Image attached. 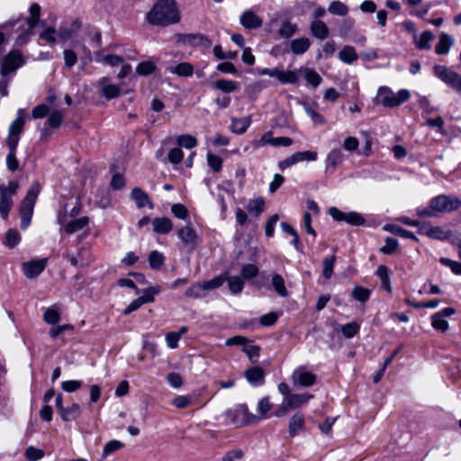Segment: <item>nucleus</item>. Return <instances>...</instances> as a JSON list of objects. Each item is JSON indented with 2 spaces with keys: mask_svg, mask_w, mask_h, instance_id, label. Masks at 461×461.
Instances as JSON below:
<instances>
[{
  "mask_svg": "<svg viewBox=\"0 0 461 461\" xmlns=\"http://www.w3.org/2000/svg\"><path fill=\"white\" fill-rule=\"evenodd\" d=\"M454 43V40L447 33H441L439 35L438 42L435 47V51L438 55H446L449 52L451 46Z\"/></svg>",
  "mask_w": 461,
  "mask_h": 461,
  "instance_id": "obj_26",
  "label": "nucleus"
},
{
  "mask_svg": "<svg viewBox=\"0 0 461 461\" xmlns=\"http://www.w3.org/2000/svg\"><path fill=\"white\" fill-rule=\"evenodd\" d=\"M271 282L274 289L281 297L288 296V292L285 285V280L279 274H275L272 276Z\"/></svg>",
  "mask_w": 461,
  "mask_h": 461,
  "instance_id": "obj_39",
  "label": "nucleus"
},
{
  "mask_svg": "<svg viewBox=\"0 0 461 461\" xmlns=\"http://www.w3.org/2000/svg\"><path fill=\"white\" fill-rule=\"evenodd\" d=\"M88 222L89 218L87 216H83L77 219H74L68 221V223L64 224L63 230L68 234H73L86 227L88 225Z\"/></svg>",
  "mask_w": 461,
  "mask_h": 461,
  "instance_id": "obj_20",
  "label": "nucleus"
},
{
  "mask_svg": "<svg viewBox=\"0 0 461 461\" xmlns=\"http://www.w3.org/2000/svg\"><path fill=\"white\" fill-rule=\"evenodd\" d=\"M344 221L353 226H360L365 223V219L360 213L357 212H346Z\"/></svg>",
  "mask_w": 461,
  "mask_h": 461,
  "instance_id": "obj_52",
  "label": "nucleus"
},
{
  "mask_svg": "<svg viewBox=\"0 0 461 461\" xmlns=\"http://www.w3.org/2000/svg\"><path fill=\"white\" fill-rule=\"evenodd\" d=\"M124 447V444L117 439L108 441L103 449L102 458H106L112 453L118 451Z\"/></svg>",
  "mask_w": 461,
  "mask_h": 461,
  "instance_id": "obj_41",
  "label": "nucleus"
},
{
  "mask_svg": "<svg viewBox=\"0 0 461 461\" xmlns=\"http://www.w3.org/2000/svg\"><path fill=\"white\" fill-rule=\"evenodd\" d=\"M343 160V154L339 149H331L327 157H326V165L327 169L331 167L332 169H335L337 167H339Z\"/></svg>",
  "mask_w": 461,
  "mask_h": 461,
  "instance_id": "obj_31",
  "label": "nucleus"
},
{
  "mask_svg": "<svg viewBox=\"0 0 461 461\" xmlns=\"http://www.w3.org/2000/svg\"><path fill=\"white\" fill-rule=\"evenodd\" d=\"M176 143L180 147L185 149H193L197 145V140L195 137L190 134H183L177 137Z\"/></svg>",
  "mask_w": 461,
  "mask_h": 461,
  "instance_id": "obj_44",
  "label": "nucleus"
},
{
  "mask_svg": "<svg viewBox=\"0 0 461 461\" xmlns=\"http://www.w3.org/2000/svg\"><path fill=\"white\" fill-rule=\"evenodd\" d=\"M25 124V118L23 110L19 109L17 112L16 119L11 123L8 130V136L6 138V144L9 149H16L20 140V134L23 131Z\"/></svg>",
  "mask_w": 461,
  "mask_h": 461,
  "instance_id": "obj_9",
  "label": "nucleus"
},
{
  "mask_svg": "<svg viewBox=\"0 0 461 461\" xmlns=\"http://www.w3.org/2000/svg\"><path fill=\"white\" fill-rule=\"evenodd\" d=\"M449 237V232L444 230L441 227L438 226H431L429 229V238L435 240H445Z\"/></svg>",
  "mask_w": 461,
  "mask_h": 461,
  "instance_id": "obj_62",
  "label": "nucleus"
},
{
  "mask_svg": "<svg viewBox=\"0 0 461 461\" xmlns=\"http://www.w3.org/2000/svg\"><path fill=\"white\" fill-rule=\"evenodd\" d=\"M434 72L444 83L461 94V75L442 65H436Z\"/></svg>",
  "mask_w": 461,
  "mask_h": 461,
  "instance_id": "obj_10",
  "label": "nucleus"
},
{
  "mask_svg": "<svg viewBox=\"0 0 461 461\" xmlns=\"http://www.w3.org/2000/svg\"><path fill=\"white\" fill-rule=\"evenodd\" d=\"M310 31L313 37L324 40L329 36L330 31L326 23L320 19H313L310 25Z\"/></svg>",
  "mask_w": 461,
  "mask_h": 461,
  "instance_id": "obj_19",
  "label": "nucleus"
},
{
  "mask_svg": "<svg viewBox=\"0 0 461 461\" xmlns=\"http://www.w3.org/2000/svg\"><path fill=\"white\" fill-rule=\"evenodd\" d=\"M147 20L152 25L167 26L177 23L180 14L175 0H158L147 14Z\"/></svg>",
  "mask_w": 461,
  "mask_h": 461,
  "instance_id": "obj_1",
  "label": "nucleus"
},
{
  "mask_svg": "<svg viewBox=\"0 0 461 461\" xmlns=\"http://www.w3.org/2000/svg\"><path fill=\"white\" fill-rule=\"evenodd\" d=\"M251 116L248 115L242 118H232L230 130L236 134H243L251 124Z\"/></svg>",
  "mask_w": 461,
  "mask_h": 461,
  "instance_id": "obj_23",
  "label": "nucleus"
},
{
  "mask_svg": "<svg viewBox=\"0 0 461 461\" xmlns=\"http://www.w3.org/2000/svg\"><path fill=\"white\" fill-rule=\"evenodd\" d=\"M63 121V113L60 110H54L50 113L47 123L53 129L59 128Z\"/></svg>",
  "mask_w": 461,
  "mask_h": 461,
  "instance_id": "obj_46",
  "label": "nucleus"
},
{
  "mask_svg": "<svg viewBox=\"0 0 461 461\" xmlns=\"http://www.w3.org/2000/svg\"><path fill=\"white\" fill-rule=\"evenodd\" d=\"M24 64L22 53L18 50L10 51L3 59L1 65L0 95L5 97L8 95L7 86L10 82L9 74L14 73Z\"/></svg>",
  "mask_w": 461,
  "mask_h": 461,
  "instance_id": "obj_2",
  "label": "nucleus"
},
{
  "mask_svg": "<svg viewBox=\"0 0 461 461\" xmlns=\"http://www.w3.org/2000/svg\"><path fill=\"white\" fill-rule=\"evenodd\" d=\"M311 46V41L308 38L301 37L294 39L290 43L291 51L295 55L303 54L308 50Z\"/></svg>",
  "mask_w": 461,
  "mask_h": 461,
  "instance_id": "obj_27",
  "label": "nucleus"
},
{
  "mask_svg": "<svg viewBox=\"0 0 461 461\" xmlns=\"http://www.w3.org/2000/svg\"><path fill=\"white\" fill-rule=\"evenodd\" d=\"M176 235L183 245L190 250H194L199 241L196 231L190 224L177 229Z\"/></svg>",
  "mask_w": 461,
  "mask_h": 461,
  "instance_id": "obj_13",
  "label": "nucleus"
},
{
  "mask_svg": "<svg viewBox=\"0 0 461 461\" xmlns=\"http://www.w3.org/2000/svg\"><path fill=\"white\" fill-rule=\"evenodd\" d=\"M131 197L134 200L138 208H143L147 205L149 206V208L153 207L148 194L139 187L132 189Z\"/></svg>",
  "mask_w": 461,
  "mask_h": 461,
  "instance_id": "obj_25",
  "label": "nucleus"
},
{
  "mask_svg": "<svg viewBox=\"0 0 461 461\" xmlns=\"http://www.w3.org/2000/svg\"><path fill=\"white\" fill-rule=\"evenodd\" d=\"M292 381L294 385L309 387L315 384L316 375L308 371L305 366H299L293 372Z\"/></svg>",
  "mask_w": 461,
  "mask_h": 461,
  "instance_id": "obj_14",
  "label": "nucleus"
},
{
  "mask_svg": "<svg viewBox=\"0 0 461 461\" xmlns=\"http://www.w3.org/2000/svg\"><path fill=\"white\" fill-rule=\"evenodd\" d=\"M265 209V201L262 197H258L249 201L247 210L254 217H259Z\"/></svg>",
  "mask_w": 461,
  "mask_h": 461,
  "instance_id": "obj_30",
  "label": "nucleus"
},
{
  "mask_svg": "<svg viewBox=\"0 0 461 461\" xmlns=\"http://www.w3.org/2000/svg\"><path fill=\"white\" fill-rule=\"evenodd\" d=\"M398 247V240L388 237L385 239V244L380 249V251L385 255L393 254Z\"/></svg>",
  "mask_w": 461,
  "mask_h": 461,
  "instance_id": "obj_59",
  "label": "nucleus"
},
{
  "mask_svg": "<svg viewBox=\"0 0 461 461\" xmlns=\"http://www.w3.org/2000/svg\"><path fill=\"white\" fill-rule=\"evenodd\" d=\"M225 416L236 427H242L244 425L258 422L259 418L251 413L246 404H239L225 412Z\"/></svg>",
  "mask_w": 461,
  "mask_h": 461,
  "instance_id": "obj_5",
  "label": "nucleus"
},
{
  "mask_svg": "<svg viewBox=\"0 0 461 461\" xmlns=\"http://www.w3.org/2000/svg\"><path fill=\"white\" fill-rule=\"evenodd\" d=\"M43 320L47 324L55 325L60 321V307L54 304L44 311Z\"/></svg>",
  "mask_w": 461,
  "mask_h": 461,
  "instance_id": "obj_29",
  "label": "nucleus"
},
{
  "mask_svg": "<svg viewBox=\"0 0 461 461\" xmlns=\"http://www.w3.org/2000/svg\"><path fill=\"white\" fill-rule=\"evenodd\" d=\"M225 281L228 283L230 291L233 294H240L244 287V282L240 276L225 277Z\"/></svg>",
  "mask_w": 461,
  "mask_h": 461,
  "instance_id": "obj_40",
  "label": "nucleus"
},
{
  "mask_svg": "<svg viewBox=\"0 0 461 461\" xmlns=\"http://www.w3.org/2000/svg\"><path fill=\"white\" fill-rule=\"evenodd\" d=\"M160 292V288L158 286H150L147 289L143 290L142 295L139 298L144 303H152L154 301L155 294Z\"/></svg>",
  "mask_w": 461,
  "mask_h": 461,
  "instance_id": "obj_53",
  "label": "nucleus"
},
{
  "mask_svg": "<svg viewBox=\"0 0 461 461\" xmlns=\"http://www.w3.org/2000/svg\"><path fill=\"white\" fill-rule=\"evenodd\" d=\"M258 274V268L254 264L244 265L240 271L241 278H244L247 280L257 276Z\"/></svg>",
  "mask_w": 461,
  "mask_h": 461,
  "instance_id": "obj_54",
  "label": "nucleus"
},
{
  "mask_svg": "<svg viewBox=\"0 0 461 461\" xmlns=\"http://www.w3.org/2000/svg\"><path fill=\"white\" fill-rule=\"evenodd\" d=\"M300 72L303 73L304 78L309 85L317 87L322 82L321 77L313 69L308 68H301Z\"/></svg>",
  "mask_w": 461,
  "mask_h": 461,
  "instance_id": "obj_35",
  "label": "nucleus"
},
{
  "mask_svg": "<svg viewBox=\"0 0 461 461\" xmlns=\"http://www.w3.org/2000/svg\"><path fill=\"white\" fill-rule=\"evenodd\" d=\"M171 74L178 77H191L194 74V66L189 62H181L174 67L168 68Z\"/></svg>",
  "mask_w": 461,
  "mask_h": 461,
  "instance_id": "obj_28",
  "label": "nucleus"
},
{
  "mask_svg": "<svg viewBox=\"0 0 461 461\" xmlns=\"http://www.w3.org/2000/svg\"><path fill=\"white\" fill-rule=\"evenodd\" d=\"M383 229L385 231L396 234V235H398L400 237H403V238H407V239H411V240H417L416 236L412 232H411V231H409V230H405V229H403L402 227H399L397 225H394V224H385L383 227Z\"/></svg>",
  "mask_w": 461,
  "mask_h": 461,
  "instance_id": "obj_37",
  "label": "nucleus"
},
{
  "mask_svg": "<svg viewBox=\"0 0 461 461\" xmlns=\"http://www.w3.org/2000/svg\"><path fill=\"white\" fill-rule=\"evenodd\" d=\"M153 230L158 234H167L173 229L172 221L167 217L155 218L152 221Z\"/></svg>",
  "mask_w": 461,
  "mask_h": 461,
  "instance_id": "obj_21",
  "label": "nucleus"
},
{
  "mask_svg": "<svg viewBox=\"0 0 461 461\" xmlns=\"http://www.w3.org/2000/svg\"><path fill=\"white\" fill-rule=\"evenodd\" d=\"M411 97V93L407 89H401L394 93L390 87L381 86L378 88L376 100L384 107L393 108L407 102Z\"/></svg>",
  "mask_w": 461,
  "mask_h": 461,
  "instance_id": "obj_4",
  "label": "nucleus"
},
{
  "mask_svg": "<svg viewBox=\"0 0 461 461\" xmlns=\"http://www.w3.org/2000/svg\"><path fill=\"white\" fill-rule=\"evenodd\" d=\"M171 212L175 217L185 220L188 217V211L186 207L182 203H175L171 207Z\"/></svg>",
  "mask_w": 461,
  "mask_h": 461,
  "instance_id": "obj_63",
  "label": "nucleus"
},
{
  "mask_svg": "<svg viewBox=\"0 0 461 461\" xmlns=\"http://www.w3.org/2000/svg\"><path fill=\"white\" fill-rule=\"evenodd\" d=\"M359 329V325L356 321H352L341 326L340 330L345 338L350 339L358 333Z\"/></svg>",
  "mask_w": 461,
  "mask_h": 461,
  "instance_id": "obj_47",
  "label": "nucleus"
},
{
  "mask_svg": "<svg viewBox=\"0 0 461 461\" xmlns=\"http://www.w3.org/2000/svg\"><path fill=\"white\" fill-rule=\"evenodd\" d=\"M414 41L416 46L420 50H429L430 49V41L434 39V34L429 32L426 31L423 33H421L420 36L417 34L413 35Z\"/></svg>",
  "mask_w": 461,
  "mask_h": 461,
  "instance_id": "obj_34",
  "label": "nucleus"
},
{
  "mask_svg": "<svg viewBox=\"0 0 461 461\" xmlns=\"http://www.w3.org/2000/svg\"><path fill=\"white\" fill-rule=\"evenodd\" d=\"M240 24L249 30H257L263 25V20L252 10H247L240 17Z\"/></svg>",
  "mask_w": 461,
  "mask_h": 461,
  "instance_id": "obj_16",
  "label": "nucleus"
},
{
  "mask_svg": "<svg viewBox=\"0 0 461 461\" xmlns=\"http://www.w3.org/2000/svg\"><path fill=\"white\" fill-rule=\"evenodd\" d=\"M59 413L64 421L75 420L81 415V406L78 403H72L64 407Z\"/></svg>",
  "mask_w": 461,
  "mask_h": 461,
  "instance_id": "obj_22",
  "label": "nucleus"
},
{
  "mask_svg": "<svg viewBox=\"0 0 461 461\" xmlns=\"http://www.w3.org/2000/svg\"><path fill=\"white\" fill-rule=\"evenodd\" d=\"M243 352L248 356L250 362L257 363L259 357L260 348L256 345H246L243 347Z\"/></svg>",
  "mask_w": 461,
  "mask_h": 461,
  "instance_id": "obj_49",
  "label": "nucleus"
},
{
  "mask_svg": "<svg viewBox=\"0 0 461 461\" xmlns=\"http://www.w3.org/2000/svg\"><path fill=\"white\" fill-rule=\"evenodd\" d=\"M296 162L300 161H315L317 159L318 154L316 151H300L294 154Z\"/></svg>",
  "mask_w": 461,
  "mask_h": 461,
  "instance_id": "obj_60",
  "label": "nucleus"
},
{
  "mask_svg": "<svg viewBox=\"0 0 461 461\" xmlns=\"http://www.w3.org/2000/svg\"><path fill=\"white\" fill-rule=\"evenodd\" d=\"M305 429L304 417L301 413L294 414L288 422V433L290 437H294Z\"/></svg>",
  "mask_w": 461,
  "mask_h": 461,
  "instance_id": "obj_18",
  "label": "nucleus"
},
{
  "mask_svg": "<svg viewBox=\"0 0 461 461\" xmlns=\"http://www.w3.org/2000/svg\"><path fill=\"white\" fill-rule=\"evenodd\" d=\"M339 59L346 64H352L358 59V55L352 46L347 45L339 52Z\"/></svg>",
  "mask_w": 461,
  "mask_h": 461,
  "instance_id": "obj_33",
  "label": "nucleus"
},
{
  "mask_svg": "<svg viewBox=\"0 0 461 461\" xmlns=\"http://www.w3.org/2000/svg\"><path fill=\"white\" fill-rule=\"evenodd\" d=\"M177 44L188 45L192 47L203 46L206 48L211 47L212 41L203 34H184L176 33L175 35Z\"/></svg>",
  "mask_w": 461,
  "mask_h": 461,
  "instance_id": "obj_12",
  "label": "nucleus"
},
{
  "mask_svg": "<svg viewBox=\"0 0 461 461\" xmlns=\"http://www.w3.org/2000/svg\"><path fill=\"white\" fill-rule=\"evenodd\" d=\"M212 85L216 89L225 94L234 92L239 88V84L230 79H218Z\"/></svg>",
  "mask_w": 461,
  "mask_h": 461,
  "instance_id": "obj_32",
  "label": "nucleus"
},
{
  "mask_svg": "<svg viewBox=\"0 0 461 461\" xmlns=\"http://www.w3.org/2000/svg\"><path fill=\"white\" fill-rule=\"evenodd\" d=\"M156 69V65L152 61L140 62L136 68V73L140 76H148Z\"/></svg>",
  "mask_w": 461,
  "mask_h": 461,
  "instance_id": "obj_48",
  "label": "nucleus"
},
{
  "mask_svg": "<svg viewBox=\"0 0 461 461\" xmlns=\"http://www.w3.org/2000/svg\"><path fill=\"white\" fill-rule=\"evenodd\" d=\"M29 12L30 16L25 19L26 31L19 34V39L23 43L27 42L33 33V29L40 20L41 6L34 3L30 6Z\"/></svg>",
  "mask_w": 461,
  "mask_h": 461,
  "instance_id": "obj_11",
  "label": "nucleus"
},
{
  "mask_svg": "<svg viewBox=\"0 0 461 461\" xmlns=\"http://www.w3.org/2000/svg\"><path fill=\"white\" fill-rule=\"evenodd\" d=\"M101 92L105 98L112 99L117 97L120 95L121 89L118 86L111 84L103 86Z\"/></svg>",
  "mask_w": 461,
  "mask_h": 461,
  "instance_id": "obj_50",
  "label": "nucleus"
},
{
  "mask_svg": "<svg viewBox=\"0 0 461 461\" xmlns=\"http://www.w3.org/2000/svg\"><path fill=\"white\" fill-rule=\"evenodd\" d=\"M305 113L311 117L315 124L322 125L325 123L324 118L315 109H313L308 103H302Z\"/></svg>",
  "mask_w": 461,
  "mask_h": 461,
  "instance_id": "obj_43",
  "label": "nucleus"
},
{
  "mask_svg": "<svg viewBox=\"0 0 461 461\" xmlns=\"http://www.w3.org/2000/svg\"><path fill=\"white\" fill-rule=\"evenodd\" d=\"M16 149H9V153L6 156V166L11 171H16L19 168V161L15 155Z\"/></svg>",
  "mask_w": 461,
  "mask_h": 461,
  "instance_id": "obj_61",
  "label": "nucleus"
},
{
  "mask_svg": "<svg viewBox=\"0 0 461 461\" xmlns=\"http://www.w3.org/2000/svg\"><path fill=\"white\" fill-rule=\"evenodd\" d=\"M44 456V452L41 449L29 447L25 451V456L29 461H37Z\"/></svg>",
  "mask_w": 461,
  "mask_h": 461,
  "instance_id": "obj_64",
  "label": "nucleus"
},
{
  "mask_svg": "<svg viewBox=\"0 0 461 461\" xmlns=\"http://www.w3.org/2000/svg\"><path fill=\"white\" fill-rule=\"evenodd\" d=\"M185 296L189 298H200L204 296V288L203 284H194L185 292Z\"/></svg>",
  "mask_w": 461,
  "mask_h": 461,
  "instance_id": "obj_57",
  "label": "nucleus"
},
{
  "mask_svg": "<svg viewBox=\"0 0 461 461\" xmlns=\"http://www.w3.org/2000/svg\"><path fill=\"white\" fill-rule=\"evenodd\" d=\"M312 395L310 393H291L288 397H285L283 401L290 410L297 409L305 404Z\"/></svg>",
  "mask_w": 461,
  "mask_h": 461,
  "instance_id": "obj_17",
  "label": "nucleus"
},
{
  "mask_svg": "<svg viewBox=\"0 0 461 461\" xmlns=\"http://www.w3.org/2000/svg\"><path fill=\"white\" fill-rule=\"evenodd\" d=\"M336 258L335 256H331L330 258H326L323 260V271L322 275L326 279H330L333 274V267L335 265Z\"/></svg>",
  "mask_w": 461,
  "mask_h": 461,
  "instance_id": "obj_58",
  "label": "nucleus"
},
{
  "mask_svg": "<svg viewBox=\"0 0 461 461\" xmlns=\"http://www.w3.org/2000/svg\"><path fill=\"white\" fill-rule=\"evenodd\" d=\"M21 240V235L17 230L10 229L6 231L4 239V244L9 248H14Z\"/></svg>",
  "mask_w": 461,
  "mask_h": 461,
  "instance_id": "obj_38",
  "label": "nucleus"
},
{
  "mask_svg": "<svg viewBox=\"0 0 461 461\" xmlns=\"http://www.w3.org/2000/svg\"><path fill=\"white\" fill-rule=\"evenodd\" d=\"M298 31V27L295 23L290 21H284L278 30V35L281 38L289 39L294 36Z\"/></svg>",
  "mask_w": 461,
  "mask_h": 461,
  "instance_id": "obj_36",
  "label": "nucleus"
},
{
  "mask_svg": "<svg viewBox=\"0 0 461 461\" xmlns=\"http://www.w3.org/2000/svg\"><path fill=\"white\" fill-rule=\"evenodd\" d=\"M272 404L270 403L268 397H263L259 400L258 403V411L260 416H258L260 419L266 418L267 412L271 410Z\"/></svg>",
  "mask_w": 461,
  "mask_h": 461,
  "instance_id": "obj_56",
  "label": "nucleus"
},
{
  "mask_svg": "<svg viewBox=\"0 0 461 461\" xmlns=\"http://www.w3.org/2000/svg\"><path fill=\"white\" fill-rule=\"evenodd\" d=\"M47 265V258L31 260L23 263V270L27 278L32 279L43 272Z\"/></svg>",
  "mask_w": 461,
  "mask_h": 461,
  "instance_id": "obj_15",
  "label": "nucleus"
},
{
  "mask_svg": "<svg viewBox=\"0 0 461 461\" xmlns=\"http://www.w3.org/2000/svg\"><path fill=\"white\" fill-rule=\"evenodd\" d=\"M259 76H268L276 78L280 84H292L295 85L299 81V76L296 71L284 70L279 67L274 68H261L258 69Z\"/></svg>",
  "mask_w": 461,
  "mask_h": 461,
  "instance_id": "obj_7",
  "label": "nucleus"
},
{
  "mask_svg": "<svg viewBox=\"0 0 461 461\" xmlns=\"http://www.w3.org/2000/svg\"><path fill=\"white\" fill-rule=\"evenodd\" d=\"M245 377L251 384H261L264 382L265 372L260 366H253L245 372Z\"/></svg>",
  "mask_w": 461,
  "mask_h": 461,
  "instance_id": "obj_24",
  "label": "nucleus"
},
{
  "mask_svg": "<svg viewBox=\"0 0 461 461\" xmlns=\"http://www.w3.org/2000/svg\"><path fill=\"white\" fill-rule=\"evenodd\" d=\"M41 189V185L38 182H33L20 205L21 227L23 229H26L31 222L34 204Z\"/></svg>",
  "mask_w": 461,
  "mask_h": 461,
  "instance_id": "obj_3",
  "label": "nucleus"
},
{
  "mask_svg": "<svg viewBox=\"0 0 461 461\" xmlns=\"http://www.w3.org/2000/svg\"><path fill=\"white\" fill-rule=\"evenodd\" d=\"M431 324L435 330H440L442 332L447 331L448 329V322L440 314L438 313L431 317Z\"/></svg>",
  "mask_w": 461,
  "mask_h": 461,
  "instance_id": "obj_51",
  "label": "nucleus"
},
{
  "mask_svg": "<svg viewBox=\"0 0 461 461\" xmlns=\"http://www.w3.org/2000/svg\"><path fill=\"white\" fill-rule=\"evenodd\" d=\"M148 260L150 267L158 269L163 266L165 258L162 253L153 250L149 253Z\"/></svg>",
  "mask_w": 461,
  "mask_h": 461,
  "instance_id": "obj_45",
  "label": "nucleus"
},
{
  "mask_svg": "<svg viewBox=\"0 0 461 461\" xmlns=\"http://www.w3.org/2000/svg\"><path fill=\"white\" fill-rule=\"evenodd\" d=\"M328 11L334 15L345 16L348 14V7L340 1H333L330 4Z\"/></svg>",
  "mask_w": 461,
  "mask_h": 461,
  "instance_id": "obj_42",
  "label": "nucleus"
},
{
  "mask_svg": "<svg viewBox=\"0 0 461 461\" xmlns=\"http://www.w3.org/2000/svg\"><path fill=\"white\" fill-rule=\"evenodd\" d=\"M461 206V200L456 196L440 194L430 201V208L435 212L456 211Z\"/></svg>",
  "mask_w": 461,
  "mask_h": 461,
  "instance_id": "obj_8",
  "label": "nucleus"
},
{
  "mask_svg": "<svg viewBox=\"0 0 461 461\" xmlns=\"http://www.w3.org/2000/svg\"><path fill=\"white\" fill-rule=\"evenodd\" d=\"M18 188L19 184L16 181H10L7 185H0V215L5 220L13 207L12 197L15 195Z\"/></svg>",
  "mask_w": 461,
  "mask_h": 461,
  "instance_id": "obj_6",
  "label": "nucleus"
},
{
  "mask_svg": "<svg viewBox=\"0 0 461 461\" xmlns=\"http://www.w3.org/2000/svg\"><path fill=\"white\" fill-rule=\"evenodd\" d=\"M352 296L358 302L365 303L369 299L370 291L362 286H356L352 291Z\"/></svg>",
  "mask_w": 461,
  "mask_h": 461,
  "instance_id": "obj_55",
  "label": "nucleus"
}]
</instances>
